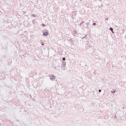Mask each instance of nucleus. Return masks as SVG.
I'll return each instance as SVG.
<instances>
[{
    "instance_id": "nucleus-9",
    "label": "nucleus",
    "mask_w": 126,
    "mask_h": 126,
    "mask_svg": "<svg viewBox=\"0 0 126 126\" xmlns=\"http://www.w3.org/2000/svg\"><path fill=\"white\" fill-rule=\"evenodd\" d=\"M62 60L63 61H64L65 60V57H63L62 59Z\"/></svg>"
},
{
    "instance_id": "nucleus-4",
    "label": "nucleus",
    "mask_w": 126,
    "mask_h": 126,
    "mask_svg": "<svg viewBox=\"0 0 126 126\" xmlns=\"http://www.w3.org/2000/svg\"><path fill=\"white\" fill-rule=\"evenodd\" d=\"M110 30H111L112 32L113 33H114V32H113V29L111 28V27H110Z\"/></svg>"
},
{
    "instance_id": "nucleus-6",
    "label": "nucleus",
    "mask_w": 126,
    "mask_h": 126,
    "mask_svg": "<svg viewBox=\"0 0 126 126\" xmlns=\"http://www.w3.org/2000/svg\"><path fill=\"white\" fill-rule=\"evenodd\" d=\"M116 92V90H115L114 91H111V93L112 94H113L115 92Z\"/></svg>"
},
{
    "instance_id": "nucleus-2",
    "label": "nucleus",
    "mask_w": 126,
    "mask_h": 126,
    "mask_svg": "<svg viewBox=\"0 0 126 126\" xmlns=\"http://www.w3.org/2000/svg\"><path fill=\"white\" fill-rule=\"evenodd\" d=\"M43 32V35L44 36H47L48 34V33L47 32H45L44 31Z\"/></svg>"
},
{
    "instance_id": "nucleus-3",
    "label": "nucleus",
    "mask_w": 126,
    "mask_h": 126,
    "mask_svg": "<svg viewBox=\"0 0 126 126\" xmlns=\"http://www.w3.org/2000/svg\"><path fill=\"white\" fill-rule=\"evenodd\" d=\"M50 79L52 80H55V78L54 77H55L53 75H50Z\"/></svg>"
},
{
    "instance_id": "nucleus-7",
    "label": "nucleus",
    "mask_w": 126,
    "mask_h": 126,
    "mask_svg": "<svg viewBox=\"0 0 126 126\" xmlns=\"http://www.w3.org/2000/svg\"><path fill=\"white\" fill-rule=\"evenodd\" d=\"M36 16V15H34V14H32L31 15V16H33L34 17Z\"/></svg>"
},
{
    "instance_id": "nucleus-18",
    "label": "nucleus",
    "mask_w": 126,
    "mask_h": 126,
    "mask_svg": "<svg viewBox=\"0 0 126 126\" xmlns=\"http://www.w3.org/2000/svg\"><path fill=\"white\" fill-rule=\"evenodd\" d=\"M44 45V43H42V45Z\"/></svg>"
},
{
    "instance_id": "nucleus-15",
    "label": "nucleus",
    "mask_w": 126,
    "mask_h": 126,
    "mask_svg": "<svg viewBox=\"0 0 126 126\" xmlns=\"http://www.w3.org/2000/svg\"><path fill=\"white\" fill-rule=\"evenodd\" d=\"M89 24V23H86V24L87 25H88Z\"/></svg>"
},
{
    "instance_id": "nucleus-20",
    "label": "nucleus",
    "mask_w": 126,
    "mask_h": 126,
    "mask_svg": "<svg viewBox=\"0 0 126 126\" xmlns=\"http://www.w3.org/2000/svg\"><path fill=\"white\" fill-rule=\"evenodd\" d=\"M80 0V1H81L82 0Z\"/></svg>"
},
{
    "instance_id": "nucleus-14",
    "label": "nucleus",
    "mask_w": 126,
    "mask_h": 126,
    "mask_svg": "<svg viewBox=\"0 0 126 126\" xmlns=\"http://www.w3.org/2000/svg\"><path fill=\"white\" fill-rule=\"evenodd\" d=\"M98 91L99 92H101V90L100 89Z\"/></svg>"
},
{
    "instance_id": "nucleus-11",
    "label": "nucleus",
    "mask_w": 126,
    "mask_h": 126,
    "mask_svg": "<svg viewBox=\"0 0 126 126\" xmlns=\"http://www.w3.org/2000/svg\"><path fill=\"white\" fill-rule=\"evenodd\" d=\"M87 34H86V35H85V36L84 37H83V38H82V39H83V38H86V37H87Z\"/></svg>"
},
{
    "instance_id": "nucleus-1",
    "label": "nucleus",
    "mask_w": 126,
    "mask_h": 126,
    "mask_svg": "<svg viewBox=\"0 0 126 126\" xmlns=\"http://www.w3.org/2000/svg\"><path fill=\"white\" fill-rule=\"evenodd\" d=\"M66 63L65 62L61 64V67L62 69H64L65 67L66 66Z\"/></svg>"
},
{
    "instance_id": "nucleus-5",
    "label": "nucleus",
    "mask_w": 126,
    "mask_h": 126,
    "mask_svg": "<svg viewBox=\"0 0 126 126\" xmlns=\"http://www.w3.org/2000/svg\"><path fill=\"white\" fill-rule=\"evenodd\" d=\"M84 22L83 21H82L80 23V24L79 25L81 26V25L83 23H84Z\"/></svg>"
},
{
    "instance_id": "nucleus-17",
    "label": "nucleus",
    "mask_w": 126,
    "mask_h": 126,
    "mask_svg": "<svg viewBox=\"0 0 126 126\" xmlns=\"http://www.w3.org/2000/svg\"><path fill=\"white\" fill-rule=\"evenodd\" d=\"M30 97H31V98H32V96H31V94H30Z\"/></svg>"
},
{
    "instance_id": "nucleus-16",
    "label": "nucleus",
    "mask_w": 126,
    "mask_h": 126,
    "mask_svg": "<svg viewBox=\"0 0 126 126\" xmlns=\"http://www.w3.org/2000/svg\"><path fill=\"white\" fill-rule=\"evenodd\" d=\"M108 19V18H106L105 19V20H107Z\"/></svg>"
},
{
    "instance_id": "nucleus-8",
    "label": "nucleus",
    "mask_w": 126,
    "mask_h": 126,
    "mask_svg": "<svg viewBox=\"0 0 126 126\" xmlns=\"http://www.w3.org/2000/svg\"><path fill=\"white\" fill-rule=\"evenodd\" d=\"M42 25L43 27H45V26H46V25L44 24H42Z\"/></svg>"
},
{
    "instance_id": "nucleus-13",
    "label": "nucleus",
    "mask_w": 126,
    "mask_h": 126,
    "mask_svg": "<svg viewBox=\"0 0 126 126\" xmlns=\"http://www.w3.org/2000/svg\"><path fill=\"white\" fill-rule=\"evenodd\" d=\"M116 118H117V117H116V115H115V116H114V119H116Z\"/></svg>"
},
{
    "instance_id": "nucleus-19",
    "label": "nucleus",
    "mask_w": 126,
    "mask_h": 126,
    "mask_svg": "<svg viewBox=\"0 0 126 126\" xmlns=\"http://www.w3.org/2000/svg\"><path fill=\"white\" fill-rule=\"evenodd\" d=\"M75 34H76V31H75Z\"/></svg>"
},
{
    "instance_id": "nucleus-12",
    "label": "nucleus",
    "mask_w": 126,
    "mask_h": 126,
    "mask_svg": "<svg viewBox=\"0 0 126 126\" xmlns=\"http://www.w3.org/2000/svg\"><path fill=\"white\" fill-rule=\"evenodd\" d=\"M87 34H86V35H85V36L84 37H83V38H82V39H83V38H86V37H87Z\"/></svg>"
},
{
    "instance_id": "nucleus-10",
    "label": "nucleus",
    "mask_w": 126,
    "mask_h": 126,
    "mask_svg": "<svg viewBox=\"0 0 126 126\" xmlns=\"http://www.w3.org/2000/svg\"><path fill=\"white\" fill-rule=\"evenodd\" d=\"M96 25V24L95 23H94L93 24V25Z\"/></svg>"
}]
</instances>
